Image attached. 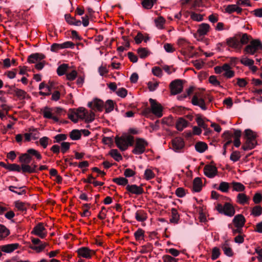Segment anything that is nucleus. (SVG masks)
Here are the masks:
<instances>
[{"instance_id":"obj_1","label":"nucleus","mask_w":262,"mask_h":262,"mask_svg":"<svg viewBox=\"0 0 262 262\" xmlns=\"http://www.w3.org/2000/svg\"><path fill=\"white\" fill-rule=\"evenodd\" d=\"M244 137L246 141L242 146V149L247 150L254 148L257 144L256 133L250 129H247L245 130Z\"/></svg>"},{"instance_id":"obj_2","label":"nucleus","mask_w":262,"mask_h":262,"mask_svg":"<svg viewBox=\"0 0 262 262\" xmlns=\"http://www.w3.org/2000/svg\"><path fill=\"white\" fill-rule=\"evenodd\" d=\"M133 142L134 137L130 135L115 138L116 145L122 151L125 150L128 146L132 145Z\"/></svg>"},{"instance_id":"obj_3","label":"nucleus","mask_w":262,"mask_h":262,"mask_svg":"<svg viewBox=\"0 0 262 262\" xmlns=\"http://www.w3.org/2000/svg\"><path fill=\"white\" fill-rule=\"evenodd\" d=\"M215 209L220 213L230 217L233 216L235 213L234 207L231 203L228 202L225 203L224 205L217 204Z\"/></svg>"},{"instance_id":"obj_4","label":"nucleus","mask_w":262,"mask_h":262,"mask_svg":"<svg viewBox=\"0 0 262 262\" xmlns=\"http://www.w3.org/2000/svg\"><path fill=\"white\" fill-rule=\"evenodd\" d=\"M262 49V43L259 39H253L250 42V44L247 45L244 51L250 55H254L258 50Z\"/></svg>"},{"instance_id":"obj_5","label":"nucleus","mask_w":262,"mask_h":262,"mask_svg":"<svg viewBox=\"0 0 262 262\" xmlns=\"http://www.w3.org/2000/svg\"><path fill=\"white\" fill-rule=\"evenodd\" d=\"M147 145L148 143L145 140L142 138H137L132 152L135 155H141L145 151Z\"/></svg>"},{"instance_id":"obj_6","label":"nucleus","mask_w":262,"mask_h":262,"mask_svg":"<svg viewBox=\"0 0 262 262\" xmlns=\"http://www.w3.org/2000/svg\"><path fill=\"white\" fill-rule=\"evenodd\" d=\"M150 104V108L152 113L158 118L163 116V108L161 104L158 103L156 100L152 98L149 99Z\"/></svg>"},{"instance_id":"obj_7","label":"nucleus","mask_w":262,"mask_h":262,"mask_svg":"<svg viewBox=\"0 0 262 262\" xmlns=\"http://www.w3.org/2000/svg\"><path fill=\"white\" fill-rule=\"evenodd\" d=\"M75 44L70 41H67L62 43H54L51 46V51L53 52H57L59 50L71 48L73 49L74 48Z\"/></svg>"},{"instance_id":"obj_8","label":"nucleus","mask_w":262,"mask_h":262,"mask_svg":"<svg viewBox=\"0 0 262 262\" xmlns=\"http://www.w3.org/2000/svg\"><path fill=\"white\" fill-rule=\"evenodd\" d=\"M171 95H175L180 93L183 90V84L181 80L176 79L172 81L169 84Z\"/></svg>"},{"instance_id":"obj_9","label":"nucleus","mask_w":262,"mask_h":262,"mask_svg":"<svg viewBox=\"0 0 262 262\" xmlns=\"http://www.w3.org/2000/svg\"><path fill=\"white\" fill-rule=\"evenodd\" d=\"M41 112L44 118L52 119L55 122H57L59 121L57 115L54 112L53 108L45 107L41 109Z\"/></svg>"},{"instance_id":"obj_10","label":"nucleus","mask_w":262,"mask_h":262,"mask_svg":"<svg viewBox=\"0 0 262 262\" xmlns=\"http://www.w3.org/2000/svg\"><path fill=\"white\" fill-rule=\"evenodd\" d=\"M32 233L41 238H44L47 235V231L42 223L37 224L34 227Z\"/></svg>"},{"instance_id":"obj_11","label":"nucleus","mask_w":262,"mask_h":262,"mask_svg":"<svg viewBox=\"0 0 262 262\" xmlns=\"http://www.w3.org/2000/svg\"><path fill=\"white\" fill-rule=\"evenodd\" d=\"M126 189L128 193L137 195H141L144 192V189L142 185L138 186L135 184L127 185Z\"/></svg>"},{"instance_id":"obj_12","label":"nucleus","mask_w":262,"mask_h":262,"mask_svg":"<svg viewBox=\"0 0 262 262\" xmlns=\"http://www.w3.org/2000/svg\"><path fill=\"white\" fill-rule=\"evenodd\" d=\"M77 253L79 257H83L86 259L91 258L92 255L94 254L93 250L85 247L79 248L77 250Z\"/></svg>"},{"instance_id":"obj_13","label":"nucleus","mask_w":262,"mask_h":262,"mask_svg":"<svg viewBox=\"0 0 262 262\" xmlns=\"http://www.w3.org/2000/svg\"><path fill=\"white\" fill-rule=\"evenodd\" d=\"M204 174L209 178H214L217 173V168L212 165H206L204 168Z\"/></svg>"},{"instance_id":"obj_14","label":"nucleus","mask_w":262,"mask_h":262,"mask_svg":"<svg viewBox=\"0 0 262 262\" xmlns=\"http://www.w3.org/2000/svg\"><path fill=\"white\" fill-rule=\"evenodd\" d=\"M172 148L175 151H179L184 146V141L183 139L180 137L174 138L171 141Z\"/></svg>"},{"instance_id":"obj_15","label":"nucleus","mask_w":262,"mask_h":262,"mask_svg":"<svg viewBox=\"0 0 262 262\" xmlns=\"http://www.w3.org/2000/svg\"><path fill=\"white\" fill-rule=\"evenodd\" d=\"M135 217L139 222H144L148 218V214L146 211L143 209L137 210L135 213Z\"/></svg>"},{"instance_id":"obj_16","label":"nucleus","mask_w":262,"mask_h":262,"mask_svg":"<svg viewBox=\"0 0 262 262\" xmlns=\"http://www.w3.org/2000/svg\"><path fill=\"white\" fill-rule=\"evenodd\" d=\"M227 45L230 48L237 49L241 48V45L239 40L235 37H230L226 39Z\"/></svg>"},{"instance_id":"obj_17","label":"nucleus","mask_w":262,"mask_h":262,"mask_svg":"<svg viewBox=\"0 0 262 262\" xmlns=\"http://www.w3.org/2000/svg\"><path fill=\"white\" fill-rule=\"evenodd\" d=\"M191 102L193 105L199 106L203 110H206L207 109L203 98H199L197 95L193 96L191 100Z\"/></svg>"},{"instance_id":"obj_18","label":"nucleus","mask_w":262,"mask_h":262,"mask_svg":"<svg viewBox=\"0 0 262 262\" xmlns=\"http://www.w3.org/2000/svg\"><path fill=\"white\" fill-rule=\"evenodd\" d=\"M232 222L235 227L243 228L245 224L246 219L243 215L239 214L234 217Z\"/></svg>"},{"instance_id":"obj_19","label":"nucleus","mask_w":262,"mask_h":262,"mask_svg":"<svg viewBox=\"0 0 262 262\" xmlns=\"http://www.w3.org/2000/svg\"><path fill=\"white\" fill-rule=\"evenodd\" d=\"M242 8L238 6L236 3V4L228 5L225 8V12L228 14H231L235 12L239 14L242 12Z\"/></svg>"},{"instance_id":"obj_20","label":"nucleus","mask_w":262,"mask_h":262,"mask_svg":"<svg viewBox=\"0 0 262 262\" xmlns=\"http://www.w3.org/2000/svg\"><path fill=\"white\" fill-rule=\"evenodd\" d=\"M45 58V56L41 53H34L30 55L28 58L29 63H34L38 62Z\"/></svg>"},{"instance_id":"obj_21","label":"nucleus","mask_w":262,"mask_h":262,"mask_svg":"<svg viewBox=\"0 0 262 262\" xmlns=\"http://www.w3.org/2000/svg\"><path fill=\"white\" fill-rule=\"evenodd\" d=\"M221 248L222 249L224 253L228 257H232L234 252L230 247V244L228 241H226L223 244L221 245Z\"/></svg>"},{"instance_id":"obj_22","label":"nucleus","mask_w":262,"mask_h":262,"mask_svg":"<svg viewBox=\"0 0 262 262\" xmlns=\"http://www.w3.org/2000/svg\"><path fill=\"white\" fill-rule=\"evenodd\" d=\"M13 92L15 96H16L19 100H24L25 99H29L30 98V96L27 93L23 90L18 89V88H14L13 89Z\"/></svg>"},{"instance_id":"obj_23","label":"nucleus","mask_w":262,"mask_h":262,"mask_svg":"<svg viewBox=\"0 0 262 262\" xmlns=\"http://www.w3.org/2000/svg\"><path fill=\"white\" fill-rule=\"evenodd\" d=\"M210 29V25L207 23H202L199 25L198 34L200 36L206 35Z\"/></svg>"},{"instance_id":"obj_24","label":"nucleus","mask_w":262,"mask_h":262,"mask_svg":"<svg viewBox=\"0 0 262 262\" xmlns=\"http://www.w3.org/2000/svg\"><path fill=\"white\" fill-rule=\"evenodd\" d=\"M19 247L18 243H13L3 245L1 247V250L5 253H11L17 249Z\"/></svg>"},{"instance_id":"obj_25","label":"nucleus","mask_w":262,"mask_h":262,"mask_svg":"<svg viewBox=\"0 0 262 262\" xmlns=\"http://www.w3.org/2000/svg\"><path fill=\"white\" fill-rule=\"evenodd\" d=\"M188 122L183 118H179L178 119L176 123V128L179 131H182L184 128H186L188 125Z\"/></svg>"},{"instance_id":"obj_26","label":"nucleus","mask_w":262,"mask_h":262,"mask_svg":"<svg viewBox=\"0 0 262 262\" xmlns=\"http://www.w3.org/2000/svg\"><path fill=\"white\" fill-rule=\"evenodd\" d=\"M64 17L66 21L70 25L80 26L81 24V21L80 20L76 19L75 17L72 16L70 14H65Z\"/></svg>"},{"instance_id":"obj_27","label":"nucleus","mask_w":262,"mask_h":262,"mask_svg":"<svg viewBox=\"0 0 262 262\" xmlns=\"http://www.w3.org/2000/svg\"><path fill=\"white\" fill-rule=\"evenodd\" d=\"M52 86V84H51L50 85H46L45 82H43L40 83L39 84V90H42L44 88H46V91L45 92L40 91L39 93V94L40 95H42V96L50 95L51 94Z\"/></svg>"},{"instance_id":"obj_28","label":"nucleus","mask_w":262,"mask_h":262,"mask_svg":"<svg viewBox=\"0 0 262 262\" xmlns=\"http://www.w3.org/2000/svg\"><path fill=\"white\" fill-rule=\"evenodd\" d=\"M242 136V132L239 129L234 130V140L233 141L234 145L236 147L240 146L241 142L240 141V138Z\"/></svg>"},{"instance_id":"obj_29","label":"nucleus","mask_w":262,"mask_h":262,"mask_svg":"<svg viewBox=\"0 0 262 262\" xmlns=\"http://www.w3.org/2000/svg\"><path fill=\"white\" fill-rule=\"evenodd\" d=\"M202 188V181L201 178L196 177L193 181V190L195 192H200Z\"/></svg>"},{"instance_id":"obj_30","label":"nucleus","mask_w":262,"mask_h":262,"mask_svg":"<svg viewBox=\"0 0 262 262\" xmlns=\"http://www.w3.org/2000/svg\"><path fill=\"white\" fill-rule=\"evenodd\" d=\"M249 198L245 193H239L236 198V202L241 205H245L248 203Z\"/></svg>"},{"instance_id":"obj_31","label":"nucleus","mask_w":262,"mask_h":262,"mask_svg":"<svg viewBox=\"0 0 262 262\" xmlns=\"http://www.w3.org/2000/svg\"><path fill=\"white\" fill-rule=\"evenodd\" d=\"M92 104H93L94 108H96L98 111H101L103 107V102L98 99L94 100L93 102H90L88 104L89 107H91Z\"/></svg>"},{"instance_id":"obj_32","label":"nucleus","mask_w":262,"mask_h":262,"mask_svg":"<svg viewBox=\"0 0 262 262\" xmlns=\"http://www.w3.org/2000/svg\"><path fill=\"white\" fill-rule=\"evenodd\" d=\"M24 187L25 186L17 187L14 186H10L8 189L10 191L18 195H23L26 193V190L23 189Z\"/></svg>"},{"instance_id":"obj_33","label":"nucleus","mask_w":262,"mask_h":262,"mask_svg":"<svg viewBox=\"0 0 262 262\" xmlns=\"http://www.w3.org/2000/svg\"><path fill=\"white\" fill-rule=\"evenodd\" d=\"M191 20L195 21H201L204 19V14L197 13L194 11L188 12Z\"/></svg>"},{"instance_id":"obj_34","label":"nucleus","mask_w":262,"mask_h":262,"mask_svg":"<svg viewBox=\"0 0 262 262\" xmlns=\"http://www.w3.org/2000/svg\"><path fill=\"white\" fill-rule=\"evenodd\" d=\"M207 148V144L204 142H198L195 145V150L200 153L204 152Z\"/></svg>"},{"instance_id":"obj_35","label":"nucleus","mask_w":262,"mask_h":262,"mask_svg":"<svg viewBox=\"0 0 262 262\" xmlns=\"http://www.w3.org/2000/svg\"><path fill=\"white\" fill-rule=\"evenodd\" d=\"M233 191L241 192L245 189V186L239 182H233L231 183Z\"/></svg>"},{"instance_id":"obj_36","label":"nucleus","mask_w":262,"mask_h":262,"mask_svg":"<svg viewBox=\"0 0 262 262\" xmlns=\"http://www.w3.org/2000/svg\"><path fill=\"white\" fill-rule=\"evenodd\" d=\"M180 219L179 215L177 210L172 208L171 209V217L170 219V222L171 223L177 224L179 222Z\"/></svg>"},{"instance_id":"obj_37","label":"nucleus","mask_w":262,"mask_h":262,"mask_svg":"<svg viewBox=\"0 0 262 262\" xmlns=\"http://www.w3.org/2000/svg\"><path fill=\"white\" fill-rule=\"evenodd\" d=\"M110 155L116 161L119 162L122 159L121 155L116 149L111 150L110 151Z\"/></svg>"},{"instance_id":"obj_38","label":"nucleus","mask_w":262,"mask_h":262,"mask_svg":"<svg viewBox=\"0 0 262 262\" xmlns=\"http://www.w3.org/2000/svg\"><path fill=\"white\" fill-rule=\"evenodd\" d=\"M165 19L162 16H159L155 19V23L156 26L159 29H163L164 28V24H165Z\"/></svg>"},{"instance_id":"obj_39","label":"nucleus","mask_w":262,"mask_h":262,"mask_svg":"<svg viewBox=\"0 0 262 262\" xmlns=\"http://www.w3.org/2000/svg\"><path fill=\"white\" fill-rule=\"evenodd\" d=\"M113 182L121 186H127V185H128V180L126 178L124 177H118L114 178L113 179Z\"/></svg>"},{"instance_id":"obj_40","label":"nucleus","mask_w":262,"mask_h":262,"mask_svg":"<svg viewBox=\"0 0 262 262\" xmlns=\"http://www.w3.org/2000/svg\"><path fill=\"white\" fill-rule=\"evenodd\" d=\"M262 214V207L260 206L256 205L253 207L251 211V215L253 216H259Z\"/></svg>"},{"instance_id":"obj_41","label":"nucleus","mask_w":262,"mask_h":262,"mask_svg":"<svg viewBox=\"0 0 262 262\" xmlns=\"http://www.w3.org/2000/svg\"><path fill=\"white\" fill-rule=\"evenodd\" d=\"M32 158L28 152L23 154L19 157V161L24 164H29Z\"/></svg>"},{"instance_id":"obj_42","label":"nucleus","mask_w":262,"mask_h":262,"mask_svg":"<svg viewBox=\"0 0 262 262\" xmlns=\"http://www.w3.org/2000/svg\"><path fill=\"white\" fill-rule=\"evenodd\" d=\"M240 62L242 64L248 67L252 66V64H254V61L253 59H249L248 57L245 56H242L241 57Z\"/></svg>"},{"instance_id":"obj_43","label":"nucleus","mask_w":262,"mask_h":262,"mask_svg":"<svg viewBox=\"0 0 262 262\" xmlns=\"http://www.w3.org/2000/svg\"><path fill=\"white\" fill-rule=\"evenodd\" d=\"M78 118L81 120H84L85 118V114H86V111L84 107H79L75 111Z\"/></svg>"},{"instance_id":"obj_44","label":"nucleus","mask_w":262,"mask_h":262,"mask_svg":"<svg viewBox=\"0 0 262 262\" xmlns=\"http://www.w3.org/2000/svg\"><path fill=\"white\" fill-rule=\"evenodd\" d=\"M134 236L136 240L137 241L143 239L144 237V231L141 228L138 229V230L134 233Z\"/></svg>"},{"instance_id":"obj_45","label":"nucleus","mask_w":262,"mask_h":262,"mask_svg":"<svg viewBox=\"0 0 262 262\" xmlns=\"http://www.w3.org/2000/svg\"><path fill=\"white\" fill-rule=\"evenodd\" d=\"M157 0H143L142 2V6L147 9H151Z\"/></svg>"},{"instance_id":"obj_46","label":"nucleus","mask_w":262,"mask_h":262,"mask_svg":"<svg viewBox=\"0 0 262 262\" xmlns=\"http://www.w3.org/2000/svg\"><path fill=\"white\" fill-rule=\"evenodd\" d=\"M9 234V231L4 226L0 225V241Z\"/></svg>"},{"instance_id":"obj_47","label":"nucleus","mask_w":262,"mask_h":262,"mask_svg":"<svg viewBox=\"0 0 262 262\" xmlns=\"http://www.w3.org/2000/svg\"><path fill=\"white\" fill-rule=\"evenodd\" d=\"M139 57L141 58H145L149 55L148 50L145 48H139L137 50Z\"/></svg>"},{"instance_id":"obj_48","label":"nucleus","mask_w":262,"mask_h":262,"mask_svg":"<svg viewBox=\"0 0 262 262\" xmlns=\"http://www.w3.org/2000/svg\"><path fill=\"white\" fill-rule=\"evenodd\" d=\"M68 68V66L67 64H62L59 66L57 69V73L59 76L63 75L67 69Z\"/></svg>"},{"instance_id":"obj_49","label":"nucleus","mask_w":262,"mask_h":262,"mask_svg":"<svg viewBox=\"0 0 262 262\" xmlns=\"http://www.w3.org/2000/svg\"><path fill=\"white\" fill-rule=\"evenodd\" d=\"M241 157V153L239 151L235 150L232 151L230 156V159L233 162L238 161Z\"/></svg>"},{"instance_id":"obj_50","label":"nucleus","mask_w":262,"mask_h":262,"mask_svg":"<svg viewBox=\"0 0 262 262\" xmlns=\"http://www.w3.org/2000/svg\"><path fill=\"white\" fill-rule=\"evenodd\" d=\"M195 120L199 127H202L203 129L207 128V127H208L207 125L204 122V120L201 115H198Z\"/></svg>"},{"instance_id":"obj_51","label":"nucleus","mask_w":262,"mask_h":262,"mask_svg":"<svg viewBox=\"0 0 262 262\" xmlns=\"http://www.w3.org/2000/svg\"><path fill=\"white\" fill-rule=\"evenodd\" d=\"M221 255V251L220 249L217 247H215L212 248V253H211V259L212 260H215L217 258H218Z\"/></svg>"},{"instance_id":"obj_52","label":"nucleus","mask_w":262,"mask_h":262,"mask_svg":"<svg viewBox=\"0 0 262 262\" xmlns=\"http://www.w3.org/2000/svg\"><path fill=\"white\" fill-rule=\"evenodd\" d=\"M114 104L112 100H108L105 105V110L106 113H110L114 110Z\"/></svg>"},{"instance_id":"obj_53","label":"nucleus","mask_w":262,"mask_h":262,"mask_svg":"<svg viewBox=\"0 0 262 262\" xmlns=\"http://www.w3.org/2000/svg\"><path fill=\"white\" fill-rule=\"evenodd\" d=\"M6 169L9 171H14L20 172L21 171V168L19 165L16 164H7Z\"/></svg>"},{"instance_id":"obj_54","label":"nucleus","mask_w":262,"mask_h":262,"mask_svg":"<svg viewBox=\"0 0 262 262\" xmlns=\"http://www.w3.org/2000/svg\"><path fill=\"white\" fill-rule=\"evenodd\" d=\"M70 136L72 140H77L81 138V134L78 130L74 129L71 132Z\"/></svg>"},{"instance_id":"obj_55","label":"nucleus","mask_w":262,"mask_h":262,"mask_svg":"<svg viewBox=\"0 0 262 262\" xmlns=\"http://www.w3.org/2000/svg\"><path fill=\"white\" fill-rule=\"evenodd\" d=\"M21 169L22 170L23 172H27L29 173H31L34 172V169L32 168V166L28 165V164H23L21 165Z\"/></svg>"},{"instance_id":"obj_56","label":"nucleus","mask_w":262,"mask_h":262,"mask_svg":"<svg viewBox=\"0 0 262 262\" xmlns=\"http://www.w3.org/2000/svg\"><path fill=\"white\" fill-rule=\"evenodd\" d=\"M251 36L250 35H248L247 33H244L242 35L240 40L241 47L243 45H246L248 43L249 40L251 38Z\"/></svg>"},{"instance_id":"obj_57","label":"nucleus","mask_w":262,"mask_h":262,"mask_svg":"<svg viewBox=\"0 0 262 262\" xmlns=\"http://www.w3.org/2000/svg\"><path fill=\"white\" fill-rule=\"evenodd\" d=\"M229 188V184L228 182H222L219 185L218 190L223 192H227L228 191Z\"/></svg>"},{"instance_id":"obj_58","label":"nucleus","mask_w":262,"mask_h":262,"mask_svg":"<svg viewBox=\"0 0 262 262\" xmlns=\"http://www.w3.org/2000/svg\"><path fill=\"white\" fill-rule=\"evenodd\" d=\"M47 245V243L41 242L39 244V245L32 246L31 248L32 249L35 250L37 252H40L45 248Z\"/></svg>"},{"instance_id":"obj_59","label":"nucleus","mask_w":262,"mask_h":262,"mask_svg":"<svg viewBox=\"0 0 262 262\" xmlns=\"http://www.w3.org/2000/svg\"><path fill=\"white\" fill-rule=\"evenodd\" d=\"M144 178L146 180L153 179L155 177V174L152 170L150 169H146L144 172Z\"/></svg>"},{"instance_id":"obj_60","label":"nucleus","mask_w":262,"mask_h":262,"mask_svg":"<svg viewBox=\"0 0 262 262\" xmlns=\"http://www.w3.org/2000/svg\"><path fill=\"white\" fill-rule=\"evenodd\" d=\"M151 71L154 75L158 77H161L163 75L162 70L159 67H154Z\"/></svg>"},{"instance_id":"obj_61","label":"nucleus","mask_w":262,"mask_h":262,"mask_svg":"<svg viewBox=\"0 0 262 262\" xmlns=\"http://www.w3.org/2000/svg\"><path fill=\"white\" fill-rule=\"evenodd\" d=\"M85 120V122L89 123L93 121L95 119V114L92 111H91L90 113H88L86 111V114H85V118H84Z\"/></svg>"},{"instance_id":"obj_62","label":"nucleus","mask_w":262,"mask_h":262,"mask_svg":"<svg viewBox=\"0 0 262 262\" xmlns=\"http://www.w3.org/2000/svg\"><path fill=\"white\" fill-rule=\"evenodd\" d=\"M68 118L74 123H77L79 119L76 112L73 110H70V113L68 114Z\"/></svg>"},{"instance_id":"obj_63","label":"nucleus","mask_w":262,"mask_h":262,"mask_svg":"<svg viewBox=\"0 0 262 262\" xmlns=\"http://www.w3.org/2000/svg\"><path fill=\"white\" fill-rule=\"evenodd\" d=\"M77 76V72L76 70H72L71 72L66 74L67 79L70 81L75 79Z\"/></svg>"},{"instance_id":"obj_64","label":"nucleus","mask_w":262,"mask_h":262,"mask_svg":"<svg viewBox=\"0 0 262 262\" xmlns=\"http://www.w3.org/2000/svg\"><path fill=\"white\" fill-rule=\"evenodd\" d=\"M67 135L63 134H60L56 135L54 137L55 140L54 141V143H59L61 141H64L67 139Z\"/></svg>"}]
</instances>
